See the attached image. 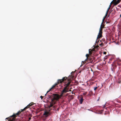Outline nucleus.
<instances>
[{"label": "nucleus", "instance_id": "nucleus-7", "mask_svg": "<svg viewBox=\"0 0 121 121\" xmlns=\"http://www.w3.org/2000/svg\"><path fill=\"white\" fill-rule=\"evenodd\" d=\"M86 58L85 60L82 61V64H84L85 63H86V61L88 60V58L90 57L89 56V55L88 54H86Z\"/></svg>", "mask_w": 121, "mask_h": 121}, {"label": "nucleus", "instance_id": "nucleus-23", "mask_svg": "<svg viewBox=\"0 0 121 121\" xmlns=\"http://www.w3.org/2000/svg\"><path fill=\"white\" fill-rule=\"evenodd\" d=\"M74 73V72L73 71L72 72V73H71V74L72 73Z\"/></svg>", "mask_w": 121, "mask_h": 121}, {"label": "nucleus", "instance_id": "nucleus-12", "mask_svg": "<svg viewBox=\"0 0 121 121\" xmlns=\"http://www.w3.org/2000/svg\"><path fill=\"white\" fill-rule=\"evenodd\" d=\"M93 51V49H91L89 50V52L90 54H91L92 53V52Z\"/></svg>", "mask_w": 121, "mask_h": 121}, {"label": "nucleus", "instance_id": "nucleus-11", "mask_svg": "<svg viewBox=\"0 0 121 121\" xmlns=\"http://www.w3.org/2000/svg\"><path fill=\"white\" fill-rule=\"evenodd\" d=\"M83 100V97L82 96H80L79 99L80 103V104L82 103Z\"/></svg>", "mask_w": 121, "mask_h": 121}, {"label": "nucleus", "instance_id": "nucleus-13", "mask_svg": "<svg viewBox=\"0 0 121 121\" xmlns=\"http://www.w3.org/2000/svg\"><path fill=\"white\" fill-rule=\"evenodd\" d=\"M117 82L119 83H121V80L120 79H119L118 81H117Z\"/></svg>", "mask_w": 121, "mask_h": 121}, {"label": "nucleus", "instance_id": "nucleus-20", "mask_svg": "<svg viewBox=\"0 0 121 121\" xmlns=\"http://www.w3.org/2000/svg\"><path fill=\"white\" fill-rule=\"evenodd\" d=\"M31 119V117H30L29 118V121H30Z\"/></svg>", "mask_w": 121, "mask_h": 121}, {"label": "nucleus", "instance_id": "nucleus-24", "mask_svg": "<svg viewBox=\"0 0 121 121\" xmlns=\"http://www.w3.org/2000/svg\"><path fill=\"white\" fill-rule=\"evenodd\" d=\"M99 98L97 100V101H98L99 100Z\"/></svg>", "mask_w": 121, "mask_h": 121}, {"label": "nucleus", "instance_id": "nucleus-21", "mask_svg": "<svg viewBox=\"0 0 121 121\" xmlns=\"http://www.w3.org/2000/svg\"><path fill=\"white\" fill-rule=\"evenodd\" d=\"M106 17H105V16H104V17H103V19H104V20L105 19V18H106Z\"/></svg>", "mask_w": 121, "mask_h": 121}, {"label": "nucleus", "instance_id": "nucleus-8", "mask_svg": "<svg viewBox=\"0 0 121 121\" xmlns=\"http://www.w3.org/2000/svg\"><path fill=\"white\" fill-rule=\"evenodd\" d=\"M112 67L111 68V69L112 71H113L114 69L117 66L116 65L114 64H112Z\"/></svg>", "mask_w": 121, "mask_h": 121}, {"label": "nucleus", "instance_id": "nucleus-22", "mask_svg": "<svg viewBox=\"0 0 121 121\" xmlns=\"http://www.w3.org/2000/svg\"><path fill=\"white\" fill-rule=\"evenodd\" d=\"M118 6L120 7V8L121 7V5H119V6Z\"/></svg>", "mask_w": 121, "mask_h": 121}, {"label": "nucleus", "instance_id": "nucleus-17", "mask_svg": "<svg viewBox=\"0 0 121 121\" xmlns=\"http://www.w3.org/2000/svg\"><path fill=\"white\" fill-rule=\"evenodd\" d=\"M103 54H106V52H104Z\"/></svg>", "mask_w": 121, "mask_h": 121}, {"label": "nucleus", "instance_id": "nucleus-15", "mask_svg": "<svg viewBox=\"0 0 121 121\" xmlns=\"http://www.w3.org/2000/svg\"><path fill=\"white\" fill-rule=\"evenodd\" d=\"M117 64L119 66H120V65H121V63H117Z\"/></svg>", "mask_w": 121, "mask_h": 121}, {"label": "nucleus", "instance_id": "nucleus-1", "mask_svg": "<svg viewBox=\"0 0 121 121\" xmlns=\"http://www.w3.org/2000/svg\"><path fill=\"white\" fill-rule=\"evenodd\" d=\"M74 76L72 75L70 76V75L69 76L68 78L66 77H64L61 79H58V80L57 82V83H56L55 85H53L50 89L48 91L47 93L45 94V96L46 95L47 93L50 91L52 89L54 88L55 86L57 85L58 84L60 83H61L62 82L66 81V80L68 81V82L67 83L65 84V86L64 87L63 90L61 92V96L59 95L61 97V96L63 94L66 93L67 92L69 91V85L71 83V81L73 79Z\"/></svg>", "mask_w": 121, "mask_h": 121}, {"label": "nucleus", "instance_id": "nucleus-4", "mask_svg": "<svg viewBox=\"0 0 121 121\" xmlns=\"http://www.w3.org/2000/svg\"><path fill=\"white\" fill-rule=\"evenodd\" d=\"M102 23L99 29V34L98 35L97 39H96V43H98L99 42V43H100H100H99V45H100L101 46H102V45H103V43L102 42H101V40H100V41H99V38H101L102 36V31L103 30V28L104 27H102Z\"/></svg>", "mask_w": 121, "mask_h": 121}, {"label": "nucleus", "instance_id": "nucleus-14", "mask_svg": "<svg viewBox=\"0 0 121 121\" xmlns=\"http://www.w3.org/2000/svg\"><path fill=\"white\" fill-rule=\"evenodd\" d=\"M97 87H96L94 88V90L95 91L97 89Z\"/></svg>", "mask_w": 121, "mask_h": 121}, {"label": "nucleus", "instance_id": "nucleus-9", "mask_svg": "<svg viewBox=\"0 0 121 121\" xmlns=\"http://www.w3.org/2000/svg\"><path fill=\"white\" fill-rule=\"evenodd\" d=\"M111 8H108V10H107L105 15V17H106L107 15V14L108 12V11ZM113 8H111V9H110V12H111L112 11H113V10H112Z\"/></svg>", "mask_w": 121, "mask_h": 121}, {"label": "nucleus", "instance_id": "nucleus-18", "mask_svg": "<svg viewBox=\"0 0 121 121\" xmlns=\"http://www.w3.org/2000/svg\"><path fill=\"white\" fill-rule=\"evenodd\" d=\"M43 96H40V97L41 98V99H42L43 98Z\"/></svg>", "mask_w": 121, "mask_h": 121}, {"label": "nucleus", "instance_id": "nucleus-2", "mask_svg": "<svg viewBox=\"0 0 121 121\" xmlns=\"http://www.w3.org/2000/svg\"><path fill=\"white\" fill-rule=\"evenodd\" d=\"M49 98L51 99V103H50V105L48 106L49 109V111H50L52 110L53 111L52 112H56L57 110L58 111L59 110V107L56 106H53V104L56 103V101L60 98V96L57 94H54L50 96Z\"/></svg>", "mask_w": 121, "mask_h": 121}, {"label": "nucleus", "instance_id": "nucleus-10", "mask_svg": "<svg viewBox=\"0 0 121 121\" xmlns=\"http://www.w3.org/2000/svg\"><path fill=\"white\" fill-rule=\"evenodd\" d=\"M88 60L86 61V62L87 63H91L92 62V58L90 57L89 58H88Z\"/></svg>", "mask_w": 121, "mask_h": 121}, {"label": "nucleus", "instance_id": "nucleus-25", "mask_svg": "<svg viewBox=\"0 0 121 121\" xmlns=\"http://www.w3.org/2000/svg\"><path fill=\"white\" fill-rule=\"evenodd\" d=\"M91 69V71L92 72H93V70H92V69Z\"/></svg>", "mask_w": 121, "mask_h": 121}, {"label": "nucleus", "instance_id": "nucleus-26", "mask_svg": "<svg viewBox=\"0 0 121 121\" xmlns=\"http://www.w3.org/2000/svg\"><path fill=\"white\" fill-rule=\"evenodd\" d=\"M120 17H121V14L120 15Z\"/></svg>", "mask_w": 121, "mask_h": 121}, {"label": "nucleus", "instance_id": "nucleus-16", "mask_svg": "<svg viewBox=\"0 0 121 121\" xmlns=\"http://www.w3.org/2000/svg\"><path fill=\"white\" fill-rule=\"evenodd\" d=\"M86 94V92L85 93H83V95H85Z\"/></svg>", "mask_w": 121, "mask_h": 121}, {"label": "nucleus", "instance_id": "nucleus-3", "mask_svg": "<svg viewBox=\"0 0 121 121\" xmlns=\"http://www.w3.org/2000/svg\"><path fill=\"white\" fill-rule=\"evenodd\" d=\"M33 103H31L27 105V106L24 108L23 109H21L17 113L15 114H14L12 116L10 117L6 118V121H14L15 120V117L19 115V114L25 110L26 109L30 108V107L32 106L34 104H33Z\"/></svg>", "mask_w": 121, "mask_h": 121}, {"label": "nucleus", "instance_id": "nucleus-5", "mask_svg": "<svg viewBox=\"0 0 121 121\" xmlns=\"http://www.w3.org/2000/svg\"><path fill=\"white\" fill-rule=\"evenodd\" d=\"M121 1V0H113L111 2L110 5H109L108 8H111V7L112 8L114 7L115 6L117 5Z\"/></svg>", "mask_w": 121, "mask_h": 121}, {"label": "nucleus", "instance_id": "nucleus-6", "mask_svg": "<svg viewBox=\"0 0 121 121\" xmlns=\"http://www.w3.org/2000/svg\"><path fill=\"white\" fill-rule=\"evenodd\" d=\"M48 112L46 110L45 111L44 113L43 114V115L44 116H45L46 117H47L49 115H50L51 113H50V112H51L50 111H49V109L48 108ZM52 112V111L51 112Z\"/></svg>", "mask_w": 121, "mask_h": 121}, {"label": "nucleus", "instance_id": "nucleus-19", "mask_svg": "<svg viewBox=\"0 0 121 121\" xmlns=\"http://www.w3.org/2000/svg\"><path fill=\"white\" fill-rule=\"evenodd\" d=\"M104 19H103V20H102V24L103 23V22H104Z\"/></svg>", "mask_w": 121, "mask_h": 121}]
</instances>
